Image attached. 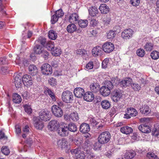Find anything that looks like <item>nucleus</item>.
I'll return each instance as SVG.
<instances>
[{
    "mask_svg": "<svg viewBox=\"0 0 159 159\" xmlns=\"http://www.w3.org/2000/svg\"><path fill=\"white\" fill-rule=\"evenodd\" d=\"M135 152L133 150L127 151L125 155V158L127 159L133 158L135 155Z\"/></svg>",
    "mask_w": 159,
    "mask_h": 159,
    "instance_id": "obj_36",
    "label": "nucleus"
},
{
    "mask_svg": "<svg viewBox=\"0 0 159 159\" xmlns=\"http://www.w3.org/2000/svg\"><path fill=\"white\" fill-rule=\"evenodd\" d=\"M51 110L52 114L57 117H60L63 115L62 110L59 105H53L52 107Z\"/></svg>",
    "mask_w": 159,
    "mask_h": 159,
    "instance_id": "obj_6",
    "label": "nucleus"
},
{
    "mask_svg": "<svg viewBox=\"0 0 159 159\" xmlns=\"http://www.w3.org/2000/svg\"><path fill=\"white\" fill-rule=\"evenodd\" d=\"M89 140H85L84 143L83 144V148L84 149V151H88L89 150V148L90 147V145L89 144Z\"/></svg>",
    "mask_w": 159,
    "mask_h": 159,
    "instance_id": "obj_47",
    "label": "nucleus"
},
{
    "mask_svg": "<svg viewBox=\"0 0 159 159\" xmlns=\"http://www.w3.org/2000/svg\"><path fill=\"white\" fill-rule=\"evenodd\" d=\"M56 16L59 18L61 17L64 15V13L62 9H60L55 12V14Z\"/></svg>",
    "mask_w": 159,
    "mask_h": 159,
    "instance_id": "obj_53",
    "label": "nucleus"
},
{
    "mask_svg": "<svg viewBox=\"0 0 159 159\" xmlns=\"http://www.w3.org/2000/svg\"><path fill=\"white\" fill-rule=\"evenodd\" d=\"M116 34L113 30H109L107 34V37L108 39H113L115 36Z\"/></svg>",
    "mask_w": 159,
    "mask_h": 159,
    "instance_id": "obj_49",
    "label": "nucleus"
},
{
    "mask_svg": "<svg viewBox=\"0 0 159 159\" xmlns=\"http://www.w3.org/2000/svg\"><path fill=\"white\" fill-rule=\"evenodd\" d=\"M44 93L47 95H48L52 99L53 101H56V99L55 95L54 93L51 91V90L47 87L45 88V89L44 90Z\"/></svg>",
    "mask_w": 159,
    "mask_h": 159,
    "instance_id": "obj_31",
    "label": "nucleus"
},
{
    "mask_svg": "<svg viewBox=\"0 0 159 159\" xmlns=\"http://www.w3.org/2000/svg\"><path fill=\"white\" fill-rule=\"evenodd\" d=\"M137 111L135 109L132 107L127 108L126 114L124 115V118L126 119L130 118V116H135L137 114Z\"/></svg>",
    "mask_w": 159,
    "mask_h": 159,
    "instance_id": "obj_9",
    "label": "nucleus"
},
{
    "mask_svg": "<svg viewBox=\"0 0 159 159\" xmlns=\"http://www.w3.org/2000/svg\"><path fill=\"white\" fill-rule=\"evenodd\" d=\"M101 105L102 108L105 109L109 108L111 106L109 101L107 100L102 101L101 102Z\"/></svg>",
    "mask_w": 159,
    "mask_h": 159,
    "instance_id": "obj_39",
    "label": "nucleus"
},
{
    "mask_svg": "<svg viewBox=\"0 0 159 159\" xmlns=\"http://www.w3.org/2000/svg\"><path fill=\"white\" fill-rule=\"evenodd\" d=\"M138 129L140 131L144 133H148L151 131L150 128L146 123L139 125Z\"/></svg>",
    "mask_w": 159,
    "mask_h": 159,
    "instance_id": "obj_22",
    "label": "nucleus"
},
{
    "mask_svg": "<svg viewBox=\"0 0 159 159\" xmlns=\"http://www.w3.org/2000/svg\"><path fill=\"white\" fill-rule=\"evenodd\" d=\"M66 127H67V130L71 132H75L77 131L76 126L74 123H71L69 124Z\"/></svg>",
    "mask_w": 159,
    "mask_h": 159,
    "instance_id": "obj_34",
    "label": "nucleus"
},
{
    "mask_svg": "<svg viewBox=\"0 0 159 159\" xmlns=\"http://www.w3.org/2000/svg\"><path fill=\"white\" fill-rule=\"evenodd\" d=\"M43 49V46L38 44H35L34 48V53L37 54H41Z\"/></svg>",
    "mask_w": 159,
    "mask_h": 159,
    "instance_id": "obj_27",
    "label": "nucleus"
},
{
    "mask_svg": "<svg viewBox=\"0 0 159 159\" xmlns=\"http://www.w3.org/2000/svg\"><path fill=\"white\" fill-rule=\"evenodd\" d=\"M92 53L94 56H100L103 53L102 48L99 46H96L92 50Z\"/></svg>",
    "mask_w": 159,
    "mask_h": 159,
    "instance_id": "obj_14",
    "label": "nucleus"
},
{
    "mask_svg": "<svg viewBox=\"0 0 159 159\" xmlns=\"http://www.w3.org/2000/svg\"><path fill=\"white\" fill-rule=\"evenodd\" d=\"M130 84L132 89L134 91H139L141 89L140 86L137 83H134L131 82Z\"/></svg>",
    "mask_w": 159,
    "mask_h": 159,
    "instance_id": "obj_45",
    "label": "nucleus"
},
{
    "mask_svg": "<svg viewBox=\"0 0 159 159\" xmlns=\"http://www.w3.org/2000/svg\"><path fill=\"white\" fill-rule=\"evenodd\" d=\"M22 101V99L20 95L17 93H15L13 95V101L16 103H19Z\"/></svg>",
    "mask_w": 159,
    "mask_h": 159,
    "instance_id": "obj_33",
    "label": "nucleus"
},
{
    "mask_svg": "<svg viewBox=\"0 0 159 159\" xmlns=\"http://www.w3.org/2000/svg\"><path fill=\"white\" fill-rule=\"evenodd\" d=\"M33 120L34 127L38 129L42 130L44 126L43 122L37 117H34Z\"/></svg>",
    "mask_w": 159,
    "mask_h": 159,
    "instance_id": "obj_15",
    "label": "nucleus"
},
{
    "mask_svg": "<svg viewBox=\"0 0 159 159\" xmlns=\"http://www.w3.org/2000/svg\"><path fill=\"white\" fill-rule=\"evenodd\" d=\"M90 130V127L89 124L85 123H82L80 126V130L83 133H87Z\"/></svg>",
    "mask_w": 159,
    "mask_h": 159,
    "instance_id": "obj_19",
    "label": "nucleus"
},
{
    "mask_svg": "<svg viewBox=\"0 0 159 159\" xmlns=\"http://www.w3.org/2000/svg\"><path fill=\"white\" fill-rule=\"evenodd\" d=\"M74 143L78 146H79L83 143V140L82 138H79L74 140Z\"/></svg>",
    "mask_w": 159,
    "mask_h": 159,
    "instance_id": "obj_54",
    "label": "nucleus"
},
{
    "mask_svg": "<svg viewBox=\"0 0 159 159\" xmlns=\"http://www.w3.org/2000/svg\"><path fill=\"white\" fill-rule=\"evenodd\" d=\"M1 151L2 153L6 155H8L10 153V151L8 148L7 146H3L1 148Z\"/></svg>",
    "mask_w": 159,
    "mask_h": 159,
    "instance_id": "obj_50",
    "label": "nucleus"
},
{
    "mask_svg": "<svg viewBox=\"0 0 159 159\" xmlns=\"http://www.w3.org/2000/svg\"><path fill=\"white\" fill-rule=\"evenodd\" d=\"M132 82V80L129 78H125L124 80L121 81L119 83L120 85L122 88H125L129 86Z\"/></svg>",
    "mask_w": 159,
    "mask_h": 159,
    "instance_id": "obj_20",
    "label": "nucleus"
},
{
    "mask_svg": "<svg viewBox=\"0 0 159 159\" xmlns=\"http://www.w3.org/2000/svg\"><path fill=\"white\" fill-rule=\"evenodd\" d=\"M48 37L52 40H55L57 37V33L53 30H50L48 33Z\"/></svg>",
    "mask_w": 159,
    "mask_h": 159,
    "instance_id": "obj_38",
    "label": "nucleus"
},
{
    "mask_svg": "<svg viewBox=\"0 0 159 159\" xmlns=\"http://www.w3.org/2000/svg\"><path fill=\"white\" fill-rule=\"evenodd\" d=\"M9 70L6 67H2L0 70V72L2 74H7L8 73Z\"/></svg>",
    "mask_w": 159,
    "mask_h": 159,
    "instance_id": "obj_55",
    "label": "nucleus"
},
{
    "mask_svg": "<svg viewBox=\"0 0 159 159\" xmlns=\"http://www.w3.org/2000/svg\"><path fill=\"white\" fill-rule=\"evenodd\" d=\"M79 19V16L76 13H73L70 16L69 20L70 23H73L77 21Z\"/></svg>",
    "mask_w": 159,
    "mask_h": 159,
    "instance_id": "obj_35",
    "label": "nucleus"
},
{
    "mask_svg": "<svg viewBox=\"0 0 159 159\" xmlns=\"http://www.w3.org/2000/svg\"><path fill=\"white\" fill-rule=\"evenodd\" d=\"M140 0H130V3L133 6L137 7L140 3Z\"/></svg>",
    "mask_w": 159,
    "mask_h": 159,
    "instance_id": "obj_51",
    "label": "nucleus"
},
{
    "mask_svg": "<svg viewBox=\"0 0 159 159\" xmlns=\"http://www.w3.org/2000/svg\"><path fill=\"white\" fill-rule=\"evenodd\" d=\"M84 98L87 101L91 102L94 98V96L92 92H87L84 94Z\"/></svg>",
    "mask_w": 159,
    "mask_h": 159,
    "instance_id": "obj_23",
    "label": "nucleus"
},
{
    "mask_svg": "<svg viewBox=\"0 0 159 159\" xmlns=\"http://www.w3.org/2000/svg\"><path fill=\"white\" fill-rule=\"evenodd\" d=\"M74 93L75 97L78 98H81L84 94V91L83 88L78 87L74 89Z\"/></svg>",
    "mask_w": 159,
    "mask_h": 159,
    "instance_id": "obj_17",
    "label": "nucleus"
},
{
    "mask_svg": "<svg viewBox=\"0 0 159 159\" xmlns=\"http://www.w3.org/2000/svg\"><path fill=\"white\" fill-rule=\"evenodd\" d=\"M52 53L53 55L57 56L61 54V51L59 48L55 47L52 50Z\"/></svg>",
    "mask_w": 159,
    "mask_h": 159,
    "instance_id": "obj_43",
    "label": "nucleus"
},
{
    "mask_svg": "<svg viewBox=\"0 0 159 159\" xmlns=\"http://www.w3.org/2000/svg\"><path fill=\"white\" fill-rule=\"evenodd\" d=\"M21 75L20 74L17 75L14 78V84L15 86L17 88H19L21 86L23 83L22 80Z\"/></svg>",
    "mask_w": 159,
    "mask_h": 159,
    "instance_id": "obj_21",
    "label": "nucleus"
},
{
    "mask_svg": "<svg viewBox=\"0 0 159 159\" xmlns=\"http://www.w3.org/2000/svg\"><path fill=\"white\" fill-rule=\"evenodd\" d=\"M90 90L95 93H97L99 89V87L98 84L96 83H93L90 85Z\"/></svg>",
    "mask_w": 159,
    "mask_h": 159,
    "instance_id": "obj_32",
    "label": "nucleus"
},
{
    "mask_svg": "<svg viewBox=\"0 0 159 159\" xmlns=\"http://www.w3.org/2000/svg\"><path fill=\"white\" fill-rule=\"evenodd\" d=\"M150 56L153 59L157 60L159 57V52L154 51L151 53Z\"/></svg>",
    "mask_w": 159,
    "mask_h": 159,
    "instance_id": "obj_44",
    "label": "nucleus"
},
{
    "mask_svg": "<svg viewBox=\"0 0 159 159\" xmlns=\"http://www.w3.org/2000/svg\"><path fill=\"white\" fill-rule=\"evenodd\" d=\"M50 112L47 110H42L39 113V117L41 120L45 121H47L50 120L51 119V116Z\"/></svg>",
    "mask_w": 159,
    "mask_h": 159,
    "instance_id": "obj_8",
    "label": "nucleus"
},
{
    "mask_svg": "<svg viewBox=\"0 0 159 159\" xmlns=\"http://www.w3.org/2000/svg\"><path fill=\"white\" fill-rule=\"evenodd\" d=\"M89 11L90 15L92 16H97L98 12V9L95 6L90 7L89 10Z\"/></svg>",
    "mask_w": 159,
    "mask_h": 159,
    "instance_id": "obj_29",
    "label": "nucleus"
},
{
    "mask_svg": "<svg viewBox=\"0 0 159 159\" xmlns=\"http://www.w3.org/2000/svg\"><path fill=\"white\" fill-rule=\"evenodd\" d=\"M29 73L31 75H35L38 72V69L36 66L33 65H31L29 67Z\"/></svg>",
    "mask_w": 159,
    "mask_h": 159,
    "instance_id": "obj_26",
    "label": "nucleus"
},
{
    "mask_svg": "<svg viewBox=\"0 0 159 159\" xmlns=\"http://www.w3.org/2000/svg\"><path fill=\"white\" fill-rule=\"evenodd\" d=\"M110 18L109 17H107L106 18H105L103 19V23L105 25H108L110 22Z\"/></svg>",
    "mask_w": 159,
    "mask_h": 159,
    "instance_id": "obj_63",
    "label": "nucleus"
},
{
    "mask_svg": "<svg viewBox=\"0 0 159 159\" xmlns=\"http://www.w3.org/2000/svg\"><path fill=\"white\" fill-rule=\"evenodd\" d=\"M120 131L122 133L128 134L131 133L132 132L133 130L130 127L125 126L121 127Z\"/></svg>",
    "mask_w": 159,
    "mask_h": 159,
    "instance_id": "obj_30",
    "label": "nucleus"
},
{
    "mask_svg": "<svg viewBox=\"0 0 159 159\" xmlns=\"http://www.w3.org/2000/svg\"><path fill=\"white\" fill-rule=\"evenodd\" d=\"M69 117L73 121H77L79 120L78 114L76 112H73L69 115Z\"/></svg>",
    "mask_w": 159,
    "mask_h": 159,
    "instance_id": "obj_40",
    "label": "nucleus"
},
{
    "mask_svg": "<svg viewBox=\"0 0 159 159\" xmlns=\"http://www.w3.org/2000/svg\"><path fill=\"white\" fill-rule=\"evenodd\" d=\"M46 44V47L49 50H51V51L54 48V44L52 42L48 43H47Z\"/></svg>",
    "mask_w": 159,
    "mask_h": 159,
    "instance_id": "obj_56",
    "label": "nucleus"
},
{
    "mask_svg": "<svg viewBox=\"0 0 159 159\" xmlns=\"http://www.w3.org/2000/svg\"><path fill=\"white\" fill-rule=\"evenodd\" d=\"M48 82L50 85L54 86L56 84L55 79L53 78H51L48 80Z\"/></svg>",
    "mask_w": 159,
    "mask_h": 159,
    "instance_id": "obj_62",
    "label": "nucleus"
},
{
    "mask_svg": "<svg viewBox=\"0 0 159 159\" xmlns=\"http://www.w3.org/2000/svg\"><path fill=\"white\" fill-rule=\"evenodd\" d=\"M99 9L101 13L103 14H106L109 11L108 7L105 4H101L99 7Z\"/></svg>",
    "mask_w": 159,
    "mask_h": 159,
    "instance_id": "obj_25",
    "label": "nucleus"
},
{
    "mask_svg": "<svg viewBox=\"0 0 159 159\" xmlns=\"http://www.w3.org/2000/svg\"><path fill=\"white\" fill-rule=\"evenodd\" d=\"M59 18L55 14L53 15L51 18V21L52 24L55 23L58 20Z\"/></svg>",
    "mask_w": 159,
    "mask_h": 159,
    "instance_id": "obj_58",
    "label": "nucleus"
},
{
    "mask_svg": "<svg viewBox=\"0 0 159 159\" xmlns=\"http://www.w3.org/2000/svg\"><path fill=\"white\" fill-rule=\"evenodd\" d=\"M59 127V122L56 120H52L48 125V128L51 131L57 130Z\"/></svg>",
    "mask_w": 159,
    "mask_h": 159,
    "instance_id": "obj_12",
    "label": "nucleus"
},
{
    "mask_svg": "<svg viewBox=\"0 0 159 159\" xmlns=\"http://www.w3.org/2000/svg\"><path fill=\"white\" fill-rule=\"evenodd\" d=\"M133 31L131 29L125 30L121 33V36L123 38L128 39L132 36Z\"/></svg>",
    "mask_w": 159,
    "mask_h": 159,
    "instance_id": "obj_13",
    "label": "nucleus"
},
{
    "mask_svg": "<svg viewBox=\"0 0 159 159\" xmlns=\"http://www.w3.org/2000/svg\"><path fill=\"white\" fill-rule=\"evenodd\" d=\"M109 62V59L108 58L105 59L102 63V67L105 68L107 67V64Z\"/></svg>",
    "mask_w": 159,
    "mask_h": 159,
    "instance_id": "obj_60",
    "label": "nucleus"
},
{
    "mask_svg": "<svg viewBox=\"0 0 159 159\" xmlns=\"http://www.w3.org/2000/svg\"><path fill=\"white\" fill-rule=\"evenodd\" d=\"M147 156L149 157L150 158H155L157 157V156L153 152H148L147 154Z\"/></svg>",
    "mask_w": 159,
    "mask_h": 159,
    "instance_id": "obj_64",
    "label": "nucleus"
},
{
    "mask_svg": "<svg viewBox=\"0 0 159 159\" xmlns=\"http://www.w3.org/2000/svg\"><path fill=\"white\" fill-rule=\"evenodd\" d=\"M113 87V85L111 82L107 81L105 83V85L102 86L100 89L101 94L104 96H107L109 95L111 90Z\"/></svg>",
    "mask_w": 159,
    "mask_h": 159,
    "instance_id": "obj_1",
    "label": "nucleus"
},
{
    "mask_svg": "<svg viewBox=\"0 0 159 159\" xmlns=\"http://www.w3.org/2000/svg\"><path fill=\"white\" fill-rule=\"evenodd\" d=\"M93 62L89 61L86 66V69L87 70L93 69Z\"/></svg>",
    "mask_w": 159,
    "mask_h": 159,
    "instance_id": "obj_57",
    "label": "nucleus"
},
{
    "mask_svg": "<svg viewBox=\"0 0 159 159\" xmlns=\"http://www.w3.org/2000/svg\"><path fill=\"white\" fill-rule=\"evenodd\" d=\"M41 69L42 74L44 75H49L51 74L52 72L51 66L48 63L43 64Z\"/></svg>",
    "mask_w": 159,
    "mask_h": 159,
    "instance_id": "obj_7",
    "label": "nucleus"
},
{
    "mask_svg": "<svg viewBox=\"0 0 159 159\" xmlns=\"http://www.w3.org/2000/svg\"><path fill=\"white\" fill-rule=\"evenodd\" d=\"M77 27L76 25L74 24H71L69 25L67 27V31L70 33H73L76 31Z\"/></svg>",
    "mask_w": 159,
    "mask_h": 159,
    "instance_id": "obj_37",
    "label": "nucleus"
},
{
    "mask_svg": "<svg viewBox=\"0 0 159 159\" xmlns=\"http://www.w3.org/2000/svg\"><path fill=\"white\" fill-rule=\"evenodd\" d=\"M139 110L143 114L145 115L149 114L151 111L149 107L147 105H145L143 107L140 108Z\"/></svg>",
    "mask_w": 159,
    "mask_h": 159,
    "instance_id": "obj_28",
    "label": "nucleus"
},
{
    "mask_svg": "<svg viewBox=\"0 0 159 159\" xmlns=\"http://www.w3.org/2000/svg\"><path fill=\"white\" fill-rule=\"evenodd\" d=\"M57 130L58 134L61 136H66L68 134V131L66 126L59 127Z\"/></svg>",
    "mask_w": 159,
    "mask_h": 159,
    "instance_id": "obj_18",
    "label": "nucleus"
},
{
    "mask_svg": "<svg viewBox=\"0 0 159 159\" xmlns=\"http://www.w3.org/2000/svg\"><path fill=\"white\" fill-rule=\"evenodd\" d=\"M153 44L151 43L147 42L144 46V48L146 51H150L153 49Z\"/></svg>",
    "mask_w": 159,
    "mask_h": 159,
    "instance_id": "obj_41",
    "label": "nucleus"
},
{
    "mask_svg": "<svg viewBox=\"0 0 159 159\" xmlns=\"http://www.w3.org/2000/svg\"><path fill=\"white\" fill-rule=\"evenodd\" d=\"M70 152L72 155H74L75 159H85V155L81 148L78 147L75 149H72Z\"/></svg>",
    "mask_w": 159,
    "mask_h": 159,
    "instance_id": "obj_2",
    "label": "nucleus"
},
{
    "mask_svg": "<svg viewBox=\"0 0 159 159\" xmlns=\"http://www.w3.org/2000/svg\"><path fill=\"white\" fill-rule=\"evenodd\" d=\"M23 83L25 86H28L31 85L33 83L32 78L28 75H25L22 78Z\"/></svg>",
    "mask_w": 159,
    "mask_h": 159,
    "instance_id": "obj_10",
    "label": "nucleus"
},
{
    "mask_svg": "<svg viewBox=\"0 0 159 159\" xmlns=\"http://www.w3.org/2000/svg\"><path fill=\"white\" fill-rule=\"evenodd\" d=\"M123 91L119 89H115L111 93V98L113 102H117L122 97Z\"/></svg>",
    "mask_w": 159,
    "mask_h": 159,
    "instance_id": "obj_4",
    "label": "nucleus"
},
{
    "mask_svg": "<svg viewBox=\"0 0 159 159\" xmlns=\"http://www.w3.org/2000/svg\"><path fill=\"white\" fill-rule=\"evenodd\" d=\"M88 21L86 20H80L78 22L79 26L81 28H85L88 25Z\"/></svg>",
    "mask_w": 159,
    "mask_h": 159,
    "instance_id": "obj_42",
    "label": "nucleus"
},
{
    "mask_svg": "<svg viewBox=\"0 0 159 159\" xmlns=\"http://www.w3.org/2000/svg\"><path fill=\"white\" fill-rule=\"evenodd\" d=\"M76 53L81 56H84L87 54V51L84 49H79L76 51Z\"/></svg>",
    "mask_w": 159,
    "mask_h": 159,
    "instance_id": "obj_46",
    "label": "nucleus"
},
{
    "mask_svg": "<svg viewBox=\"0 0 159 159\" xmlns=\"http://www.w3.org/2000/svg\"><path fill=\"white\" fill-rule=\"evenodd\" d=\"M111 138V135L108 131L102 133L98 136V141L100 144H104L108 143Z\"/></svg>",
    "mask_w": 159,
    "mask_h": 159,
    "instance_id": "obj_3",
    "label": "nucleus"
},
{
    "mask_svg": "<svg viewBox=\"0 0 159 159\" xmlns=\"http://www.w3.org/2000/svg\"><path fill=\"white\" fill-rule=\"evenodd\" d=\"M46 39L45 38L40 37H39L38 39L36 40L35 42V44H38L44 47L45 45L47 43Z\"/></svg>",
    "mask_w": 159,
    "mask_h": 159,
    "instance_id": "obj_24",
    "label": "nucleus"
},
{
    "mask_svg": "<svg viewBox=\"0 0 159 159\" xmlns=\"http://www.w3.org/2000/svg\"><path fill=\"white\" fill-rule=\"evenodd\" d=\"M137 55L140 57H143L145 55V51L142 48L138 49L136 52Z\"/></svg>",
    "mask_w": 159,
    "mask_h": 159,
    "instance_id": "obj_48",
    "label": "nucleus"
},
{
    "mask_svg": "<svg viewBox=\"0 0 159 159\" xmlns=\"http://www.w3.org/2000/svg\"><path fill=\"white\" fill-rule=\"evenodd\" d=\"M62 99L66 103H71L74 99L73 94L71 92L69 91H65L62 94Z\"/></svg>",
    "mask_w": 159,
    "mask_h": 159,
    "instance_id": "obj_5",
    "label": "nucleus"
},
{
    "mask_svg": "<svg viewBox=\"0 0 159 159\" xmlns=\"http://www.w3.org/2000/svg\"><path fill=\"white\" fill-rule=\"evenodd\" d=\"M41 54L42 56L45 59H47L48 58L49 53L46 50L43 49Z\"/></svg>",
    "mask_w": 159,
    "mask_h": 159,
    "instance_id": "obj_59",
    "label": "nucleus"
},
{
    "mask_svg": "<svg viewBox=\"0 0 159 159\" xmlns=\"http://www.w3.org/2000/svg\"><path fill=\"white\" fill-rule=\"evenodd\" d=\"M90 121L93 126H96L98 123V122L94 118H91L90 120Z\"/></svg>",
    "mask_w": 159,
    "mask_h": 159,
    "instance_id": "obj_61",
    "label": "nucleus"
},
{
    "mask_svg": "<svg viewBox=\"0 0 159 159\" xmlns=\"http://www.w3.org/2000/svg\"><path fill=\"white\" fill-rule=\"evenodd\" d=\"M103 51L107 53H110L114 48V45L111 42L104 43L102 46Z\"/></svg>",
    "mask_w": 159,
    "mask_h": 159,
    "instance_id": "obj_11",
    "label": "nucleus"
},
{
    "mask_svg": "<svg viewBox=\"0 0 159 159\" xmlns=\"http://www.w3.org/2000/svg\"><path fill=\"white\" fill-rule=\"evenodd\" d=\"M25 111L28 114H30L32 112V110L30 106L29 105H25L24 106Z\"/></svg>",
    "mask_w": 159,
    "mask_h": 159,
    "instance_id": "obj_52",
    "label": "nucleus"
},
{
    "mask_svg": "<svg viewBox=\"0 0 159 159\" xmlns=\"http://www.w3.org/2000/svg\"><path fill=\"white\" fill-rule=\"evenodd\" d=\"M67 143L66 139L62 138L57 141V146L61 149H63L66 148Z\"/></svg>",
    "mask_w": 159,
    "mask_h": 159,
    "instance_id": "obj_16",
    "label": "nucleus"
}]
</instances>
